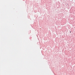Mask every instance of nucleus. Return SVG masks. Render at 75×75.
Returning a JSON list of instances; mask_svg holds the SVG:
<instances>
[{
    "mask_svg": "<svg viewBox=\"0 0 75 75\" xmlns=\"http://www.w3.org/2000/svg\"><path fill=\"white\" fill-rule=\"evenodd\" d=\"M70 33H71V32L70 31Z\"/></svg>",
    "mask_w": 75,
    "mask_h": 75,
    "instance_id": "nucleus-1",
    "label": "nucleus"
}]
</instances>
